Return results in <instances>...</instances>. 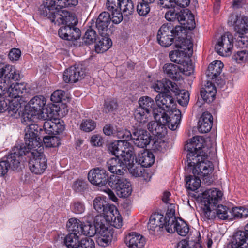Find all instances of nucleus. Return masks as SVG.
Segmentation results:
<instances>
[{"label":"nucleus","mask_w":248,"mask_h":248,"mask_svg":"<svg viewBox=\"0 0 248 248\" xmlns=\"http://www.w3.org/2000/svg\"><path fill=\"white\" fill-rule=\"evenodd\" d=\"M28 141L31 156L29 162L31 171L36 175L43 174L47 168V159L44 154V148L39 140H26Z\"/></svg>","instance_id":"f257e3e1"},{"label":"nucleus","mask_w":248,"mask_h":248,"mask_svg":"<svg viewBox=\"0 0 248 248\" xmlns=\"http://www.w3.org/2000/svg\"><path fill=\"white\" fill-rule=\"evenodd\" d=\"M212 140H187L185 144V150H187V163L190 166L194 165L204 157V153L209 151L214 152V147Z\"/></svg>","instance_id":"f03ea898"},{"label":"nucleus","mask_w":248,"mask_h":248,"mask_svg":"<svg viewBox=\"0 0 248 248\" xmlns=\"http://www.w3.org/2000/svg\"><path fill=\"white\" fill-rule=\"evenodd\" d=\"M39 120L44 121L43 127L45 132L48 134L43 137L42 140H50L55 135L64 130V126L60 119L54 117V113L51 108H46L44 111L42 117ZM57 138V137H56Z\"/></svg>","instance_id":"7ed1b4c3"},{"label":"nucleus","mask_w":248,"mask_h":248,"mask_svg":"<svg viewBox=\"0 0 248 248\" xmlns=\"http://www.w3.org/2000/svg\"><path fill=\"white\" fill-rule=\"evenodd\" d=\"M223 193L216 188L206 190L203 193L202 202L204 205L203 212L207 219H213L216 217V212L213 211L218 202L221 200Z\"/></svg>","instance_id":"20e7f679"},{"label":"nucleus","mask_w":248,"mask_h":248,"mask_svg":"<svg viewBox=\"0 0 248 248\" xmlns=\"http://www.w3.org/2000/svg\"><path fill=\"white\" fill-rule=\"evenodd\" d=\"M46 99L43 95H37L33 97L29 102L30 109L24 113L22 123L28 124V122H37L42 117L44 111L47 108H44Z\"/></svg>","instance_id":"39448f33"},{"label":"nucleus","mask_w":248,"mask_h":248,"mask_svg":"<svg viewBox=\"0 0 248 248\" xmlns=\"http://www.w3.org/2000/svg\"><path fill=\"white\" fill-rule=\"evenodd\" d=\"M216 149L214 148V152H206L204 153V157L200 158L198 161L194 165L190 166L188 164L187 170L192 171L194 175L203 178V180L208 178L212 173L214 167L213 163L208 160V157L213 154H215Z\"/></svg>","instance_id":"423d86ee"},{"label":"nucleus","mask_w":248,"mask_h":248,"mask_svg":"<svg viewBox=\"0 0 248 248\" xmlns=\"http://www.w3.org/2000/svg\"><path fill=\"white\" fill-rule=\"evenodd\" d=\"M182 31V27L180 26H176L173 28L170 23L164 24L158 31L157 41L162 46L168 47L172 44L174 38L179 36Z\"/></svg>","instance_id":"0eeeda50"},{"label":"nucleus","mask_w":248,"mask_h":248,"mask_svg":"<svg viewBox=\"0 0 248 248\" xmlns=\"http://www.w3.org/2000/svg\"><path fill=\"white\" fill-rule=\"evenodd\" d=\"M158 111V109L154 110V117L155 121L168 125L172 130H176L180 122L181 111L176 108L167 111H160V113Z\"/></svg>","instance_id":"6e6552de"},{"label":"nucleus","mask_w":248,"mask_h":248,"mask_svg":"<svg viewBox=\"0 0 248 248\" xmlns=\"http://www.w3.org/2000/svg\"><path fill=\"white\" fill-rule=\"evenodd\" d=\"M108 182L110 186L115 190L119 197L126 198L131 194V184L123 175H111Z\"/></svg>","instance_id":"1a4fd4ad"},{"label":"nucleus","mask_w":248,"mask_h":248,"mask_svg":"<svg viewBox=\"0 0 248 248\" xmlns=\"http://www.w3.org/2000/svg\"><path fill=\"white\" fill-rule=\"evenodd\" d=\"M30 147L28 141L16 144L13 149V153L7 157L6 161L9 164V168L13 170L17 169L20 165L21 156L29 154Z\"/></svg>","instance_id":"9d476101"},{"label":"nucleus","mask_w":248,"mask_h":248,"mask_svg":"<svg viewBox=\"0 0 248 248\" xmlns=\"http://www.w3.org/2000/svg\"><path fill=\"white\" fill-rule=\"evenodd\" d=\"M20 78L17 70L13 66L7 65L0 69V89H7L13 81Z\"/></svg>","instance_id":"9b49d317"},{"label":"nucleus","mask_w":248,"mask_h":248,"mask_svg":"<svg viewBox=\"0 0 248 248\" xmlns=\"http://www.w3.org/2000/svg\"><path fill=\"white\" fill-rule=\"evenodd\" d=\"M166 219L167 218L164 217L163 215L158 213L151 215L148 224L150 233L155 235L161 231L163 228L167 231L168 224L166 222Z\"/></svg>","instance_id":"f8f14e48"},{"label":"nucleus","mask_w":248,"mask_h":248,"mask_svg":"<svg viewBox=\"0 0 248 248\" xmlns=\"http://www.w3.org/2000/svg\"><path fill=\"white\" fill-rule=\"evenodd\" d=\"M27 84L24 83L11 84L7 89L2 88L1 90L3 93L1 97L4 96V98L9 97L12 98H16L22 96V94L27 93L29 90L26 87Z\"/></svg>","instance_id":"ddd939ff"},{"label":"nucleus","mask_w":248,"mask_h":248,"mask_svg":"<svg viewBox=\"0 0 248 248\" xmlns=\"http://www.w3.org/2000/svg\"><path fill=\"white\" fill-rule=\"evenodd\" d=\"M233 47L232 37L231 35H222L216 45L217 52L221 56H228L230 55Z\"/></svg>","instance_id":"4468645a"},{"label":"nucleus","mask_w":248,"mask_h":248,"mask_svg":"<svg viewBox=\"0 0 248 248\" xmlns=\"http://www.w3.org/2000/svg\"><path fill=\"white\" fill-rule=\"evenodd\" d=\"M88 179L93 185L98 186H105L108 182L106 171L99 168L91 170L88 173Z\"/></svg>","instance_id":"2eb2a0df"},{"label":"nucleus","mask_w":248,"mask_h":248,"mask_svg":"<svg viewBox=\"0 0 248 248\" xmlns=\"http://www.w3.org/2000/svg\"><path fill=\"white\" fill-rule=\"evenodd\" d=\"M94 208L98 212L106 215L107 218L111 220V216L113 215L111 212L113 211L116 212V208L113 205L108 204L101 197H97L93 200Z\"/></svg>","instance_id":"dca6fc26"},{"label":"nucleus","mask_w":248,"mask_h":248,"mask_svg":"<svg viewBox=\"0 0 248 248\" xmlns=\"http://www.w3.org/2000/svg\"><path fill=\"white\" fill-rule=\"evenodd\" d=\"M85 74V70L81 67L71 66L64 72L63 79L66 83L76 82L81 79Z\"/></svg>","instance_id":"f3484780"},{"label":"nucleus","mask_w":248,"mask_h":248,"mask_svg":"<svg viewBox=\"0 0 248 248\" xmlns=\"http://www.w3.org/2000/svg\"><path fill=\"white\" fill-rule=\"evenodd\" d=\"M116 137L119 139L125 140H152L151 136H148L147 132L143 129H135L132 134L127 130L118 131Z\"/></svg>","instance_id":"a211bd4d"},{"label":"nucleus","mask_w":248,"mask_h":248,"mask_svg":"<svg viewBox=\"0 0 248 248\" xmlns=\"http://www.w3.org/2000/svg\"><path fill=\"white\" fill-rule=\"evenodd\" d=\"M155 101L158 108L155 109H158V113L160 111H167L174 109V100L173 97L166 93H163L158 94L155 98Z\"/></svg>","instance_id":"6ab92c4d"},{"label":"nucleus","mask_w":248,"mask_h":248,"mask_svg":"<svg viewBox=\"0 0 248 248\" xmlns=\"http://www.w3.org/2000/svg\"><path fill=\"white\" fill-rule=\"evenodd\" d=\"M121 154V161L123 163V166L125 169H127L129 167L136 162V158L134 154V148L131 143L129 142V146L122 148Z\"/></svg>","instance_id":"aec40b11"},{"label":"nucleus","mask_w":248,"mask_h":248,"mask_svg":"<svg viewBox=\"0 0 248 248\" xmlns=\"http://www.w3.org/2000/svg\"><path fill=\"white\" fill-rule=\"evenodd\" d=\"M163 72L171 78H176L179 71L184 73L188 72L186 74H190L193 71V66L190 64L186 67H181L172 63L165 64L163 67Z\"/></svg>","instance_id":"412c9836"},{"label":"nucleus","mask_w":248,"mask_h":248,"mask_svg":"<svg viewBox=\"0 0 248 248\" xmlns=\"http://www.w3.org/2000/svg\"><path fill=\"white\" fill-rule=\"evenodd\" d=\"M153 88L158 93H168L170 90L173 93L178 92V86L175 82L166 79L157 81L153 85Z\"/></svg>","instance_id":"4be33fe9"},{"label":"nucleus","mask_w":248,"mask_h":248,"mask_svg":"<svg viewBox=\"0 0 248 248\" xmlns=\"http://www.w3.org/2000/svg\"><path fill=\"white\" fill-rule=\"evenodd\" d=\"M125 243L129 248H143L145 240L140 233L132 232L125 236Z\"/></svg>","instance_id":"5701e85b"},{"label":"nucleus","mask_w":248,"mask_h":248,"mask_svg":"<svg viewBox=\"0 0 248 248\" xmlns=\"http://www.w3.org/2000/svg\"><path fill=\"white\" fill-rule=\"evenodd\" d=\"M189 231L188 225L181 218H178L174 223H171L169 226H167V231L170 233L176 231L180 235L185 236Z\"/></svg>","instance_id":"b1692460"},{"label":"nucleus","mask_w":248,"mask_h":248,"mask_svg":"<svg viewBox=\"0 0 248 248\" xmlns=\"http://www.w3.org/2000/svg\"><path fill=\"white\" fill-rule=\"evenodd\" d=\"M110 21V15L108 12H103L99 15L96 21V27L101 35H105L107 34Z\"/></svg>","instance_id":"393cba45"},{"label":"nucleus","mask_w":248,"mask_h":248,"mask_svg":"<svg viewBox=\"0 0 248 248\" xmlns=\"http://www.w3.org/2000/svg\"><path fill=\"white\" fill-rule=\"evenodd\" d=\"M213 116L208 112H203L199 118L198 123V129L200 132H209L213 125Z\"/></svg>","instance_id":"a878e982"},{"label":"nucleus","mask_w":248,"mask_h":248,"mask_svg":"<svg viewBox=\"0 0 248 248\" xmlns=\"http://www.w3.org/2000/svg\"><path fill=\"white\" fill-rule=\"evenodd\" d=\"M57 5L54 0H44L39 8V14L49 19V16H52L53 13L56 10L62 8L57 6Z\"/></svg>","instance_id":"bb28decb"},{"label":"nucleus","mask_w":248,"mask_h":248,"mask_svg":"<svg viewBox=\"0 0 248 248\" xmlns=\"http://www.w3.org/2000/svg\"><path fill=\"white\" fill-rule=\"evenodd\" d=\"M107 165L108 170L113 173V175L122 176L124 173L125 169L118 156L109 159L107 162Z\"/></svg>","instance_id":"cd10ccee"},{"label":"nucleus","mask_w":248,"mask_h":248,"mask_svg":"<svg viewBox=\"0 0 248 248\" xmlns=\"http://www.w3.org/2000/svg\"><path fill=\"white\" fill-rule=\"evenodd\" d=\"M165 126V124H160L157 121H151L148 124V129L153 135L158 139H161L166 134Z\"/></svg>","instance_id":"c85d7f7f"},{"label":"nucleus","mask_w":248,"mask_h":248,"mask_svg":"<svg viewBox=\"0 0 248 248\" xmlns=\"http://www.w3.org/2000/svg\"><path fill=\"white\" fill-rule=\"evenodd\" d=\"M216 92L215 85L211 82H207L204 87L201 89V95L203 100L211 102L214 100Z\"/></svg>","instance_id":"c756f323"},{"label":"nucleus","mask_w":248,"mask_h":248,"mask_svg":"<svg viewBox=\"0 0 248 248\" xmlns=\"http://www.w3.org/2000/svg\"><path fill=\"white\" fill-rule=\"evenodd\" d=\"M155 156L152 153L148 151H144L139 154L136 158V163H139L142 166L149 167L151 166L155 162Z\"/></svg>","instance_id":"7c9ffc66"},{"label":"nucleus","mask_w":248,"mask_h":248,"mask_svg":"<svg viewBox=\"0 0 248 248\" xmlns=\"http://www.w3.org/2000/svg\"><path fill=\"white\" fill-rule=\"evenodd\" d=\"M223 67V64L220 61L213 62L208 67L207 76L211 79H214L221 73Z\"/></svg>","instance_id":"2f4dec72"},{"label":"nucleus","mask_w":248,"mask_h":248,"mask_svg":"<svg viewBox=\"0 0 248 248\" xmlns=\"http://www.w3.org/2000/svg\"><path fill=\"white\" fill-rule=\"evenodd\" d=\"M248 235L247 232L238 231L234 234L232 240V248H240L248 241Z\"/></svg>","instance_id":"473e14b6"},{"label":"nucleus","mask_w":248,"mask_h":248,"mask_svg":"<svg viewBox=\"0 0 248 248\" xmlns=\"http://www.w3.org/2000/svg\"><path fill=\"white\" fill-rule=\"evenodd\" d=\"M32 123L28 122L27 124L29 126H27L24 130V140H40L41 139L39 135L40 132L38 131L37 125L33 124Z\"/></svg>","instance_id":"72a5a7b5"},{"label":"nucleus","mask_w":248,"mask_h":248,"mask_svg":"<svg viewBox=\"0 0 248 248\" xmlns=\"http://www.w3.org/2000/svg\"><path fill=\"white\" fill-rule=\"evenodd\" d=\"M83 222L76 218H71L67 222L66 227L70 233L81 235Z\"/></svg>","instance_id":"f704fd0d"},{"label":"nucleus","mask_w":248,"mask_h":248,"mask_svg":"<svg viewBox=\"0 0 248 248\" xmlns=\"http://www.w3.org/2000/svg\"><path fill=\"white\" fill-rule=\"evenodd\" d=\"M99 38V41L95 45V51L97 53H103L108 50L112 46L111 39L108 37L103 36Z\"/></svg>","instance_id":"c9c22d12"},{"label":"nucleus","mask_w":248,"mask_h":248,"mask_svg":"<svg viewBox=\"0 0 248 248\" xmlns=\"http://www.w3.org/2000/svg\"><path fill=\"white\" fill-rule=\"evenodd\" d=\"M139 107L141 108L142 110L146 111L147 112H150L151 110H155L154 109L155 103L154 100L148 96H143L140 97L139 100Z\"/></svg>","instance_id":"e433bc0d"},{"label":"nucleus","mask_w":248,"mask_h":248,"mask_svg":"<svg viewBox=\"0 0 248 248\" xmlns=\"http://www.w3.org/2000/svg\"><path fill=\"white\" fill-rule=\"evenodd\" d=\"M99 235L96 242L97 244L102 247H107L109 245L112 239V234L109 230L101 231L98 232Z\"/></svg>","instance_id":"4c0bfd02"},{"label":"nucleus","mask_w":248,"mask_h":248,"mask_svg":"<svg viewBox=\"0 0 248 248\" xmlns=\"http://www.w3.org/2000/svg\"><path fill=\"white\" fill-rule=\"evenodd\" d=\"M128 140H113L109 143L108 145V150L113 155H116L119 151H122V148L129 146Z\"/></svg>","instance_id":"58836bf2"},{"label":"nucleus","mask_w":248,"mask_h":248,"mask_svg":"<svg viewBox=\"0 0 248 248\" xmlns=\"http://www.w3.org/2000/svg\"><path fill=\"white\" fill-rule=\"evenodd\" d=\"M235 30L239 34V37L242 38V35L248 31V17L242 16L235 25Z\"/></svg>","instance_id":"ea45409f"},{"label":"nucleus","mask_w":248,"mask_h":248,"mask_svg":"<svg viewBox=\"0 0 248 248\" xmlns=\"http://www.w3.org/2000/svg\"><path fill=\"white\" fill-rule=\"evenodd\" d=\"M201 177L194 175L193 176L189 175L186 177V187L187 189L195 191L197 190L201 186Z\"/></svg>","instance_id":"a19ab883"},{"label":"nucleus","mask_w":248,"mask_h":248,"mask_svg":"<svg viewBox=\"0 0 248 248\" xmlns=\"http://www.w3.org/2000/svg\"><path fill=\"white\" fill-rule=\"evenodd\" d=\"M149 113L142 110L141 108H138L134 112L135 119L140 124L143 125L149 120Z\"/></svg>","instance_id":"79ce46f5"},{"label":"nucleus","mask_w":248,"mask_h":248,"mask_svg":"<svg viewBox=\"0 0 248 248\" xmlns=\"http://www.w3.org/2000/svg\"><path fill=\"white\" fill-rule=\"evenodd\" d=\"M108 223L107 221V217L106 215L100 214L95 216L94 220V226L98 232L101 231H106L109 230L106 226V224Z\"/></svg>","instance_id":"37998d69"},{"label":"nucleus","mask_w":248,"mask_h":248,"mask_svg":"<svg viewBox=\"0 0 248 248\" xmlns=\"http://www.w3.org/2000/svg\"><path fill=\"white\" fill-rule=\"evenodd\" d=\"M79 235L69 233L65 237L64 244L68 248H77L79 245Z\"/></svg>","instance_id":"c03bdc74"},{"label":"nucleus","mask_w":248,"mask_h":248,"mask_svg":"<svg viewBox=\"0 0 248 248\" xmlns=\"http://www.w3.org/2000/svg\"><path fill=\"white\" fill-rule=\"evenodd\" d=\"M230 213L233 218H246L248 217V206L233 207Z\"/></svg>","instance_id":"a18cd8bd"},{"label":"nucleus","mask_w":248,"mask_h":248,"mask_svg":"<svg viewBox=\"0 0 248 248\" xmlns=\"http://www.w3.org/2000/svg\"><path fill=\"white\" fill-rule=\"evenodd\" d=\"M169 56L172 62L182 65L183 67L189 66L185 60V56L184 55V53H182L181 55L178 51L176 50L170 52Z\"/></svg>","instance_id":"49530a36"},{"label":"nucleus","mask_w":248,"mask_h":248,"mask_svg":"<svg viewBox=\"0 0 248 248\" xmlns=\"http://www.w3.org/2000/svg\"><path fill=\"white\" fill-rule=\"evenodd\" d=\"M128 170L130 174L135 177H145V169L139 163L136 164L135 163L131 166L129 167Z\"/></svg>","instance_id":"de8ad7c7"},{"label":"nucleus","mask_w":248,"mask_h":248,"mask_svg":"<svg viewBox=\"0 0 248 248\" xmlns=\"http://www.w3.org/2000/svg\"><path fill=\"white\" fill-rule=\"evenodd\" d=\"M113 215L111 216V219L108 220L107 218V221L108 223L116 228H120L123 225V219L121 216L120 215L118 210L116 209V212L113 211L111 212Z\"/></svg>","instance_id":"09e8293b"},{"label":"nucleus","mask_w":248,"mask_h":248,"mask_svg":"<svg viewBox=\"0 0 248 248\" xmlns=\"http://www.w3.org/2000/svg\"><path fill=\"white\" fill-rule=\"evenodd\" d=\"M178 91V93H174L176 95H177L178 103L182 106H186L188 104L189 100V93L185 90L180 89L179 87Z\"/></svg>","instance_id":"8fccbe9b"},{"label":"nucleus","mask_w":248,"mask_h":248,"mask_svg":"<svg viewBox=\"0 0 248 248\" xmlns=\"http://www.w3.org/2000/svg\"><path fill=\"white\" fill-rule=\"evenodd\" d=\"M97 37L95 31L92 28H89L86 31L83 37V40L85 44L91 45L95 42Z\"/></svg>","instance_id":"3c124183"},{"label":"nucleus","mask_w":248,"mask_h":248,"mask_svg":"<svg viewBox=\"0 0 248 248\" xmlns=\"http://www.w3.org/2000/svg\"><path fill=\"white\" fill-rule=\"evenodd\" d=\"M134 9V4L131 0H122L121 1L120 10H122L125 15L128 16L132 14Z\"/></svg>","instance_id":"603ef678"},{"label":"nucleus","mask_w":248,"mask_h":248,"mask_svg":"<svg viewBox=\"0 0 248 248\" xmlns=\"http://www.w3.org/2000/svg\"><path fill=\"white\" fill-rule=\"evenodd\" d=\"M64 11L65 10H60V9L56 10L53 13L52 16H49V19L52 22L54 23L55 24L60 25L61 24L64 25Z\"/></svg>","instance_id":"864d4df0"},{"label":"nucleus","mask_w":248,"mask_h":248,"mask_svg":"<svg viewBox=\"0 0 248 248\" xmlns=\"http://www.w3.org/2000/svg\"><path fill=\"white\" fill-rule=\"evenodd\" d=\"M228 208L223 205H218L216 210V216L220 219H230L231 217L228 214Z\"/></svg>","instance_id":"5fc2aeb1"},{"label":"nucleus","mask_w":248,"mask_h":248,"mask_svg":"<svg viewBox=\"0 0 248 248\" xmlns=\"http://www.w3.org/2000/svg\"><path fill=\"white\" fill-rule=\"evenodd\" d=\"M175 205L173 204H170L168 207L166 216L164 217L167 218L166 222L167 226H169L171 223H174L178 218H176L175 216Z\"/></svg>","instance_id":"6e6d98bb"},{"label":"nucleus","mask_w":248,"mask_h":248,"mask_svg":"<svg viewBox=\"0 0 248 248\" xmlns=\"http://www.w3.org/2000/svg\"><path fill=\"white\" fill-rule=\"evenodd\" d=\"M81 229V235L83 234L89 237L93 236L96 233H97L96 229L94 225H92L91 224H84V223L83 222Z\"/></svg>","instance_id":"4d7b16f0"},{"label":"nucleus","mask_w":248,"mask_h":248,"mask_svg":"<svg viewBox=\"0 0 248 248\" xmlns=\"http://www.w3.org/2000/svg\"><path fill=\"white\" fill-rule=\"evenodd\" d=\"M64 26L73 27L78 23V19L75 16L69 13L68 11H64Z\"/></svg>","instance_id":"13d9d810"},{"label":"nucleus","mask_w":248,"mask_h":248,"mask_svg":"<svg viewBox=\"0 0 248 248\" xmlns=\"http://www.w3.org/2000/svg\"><path fill=\"white\" fill-rule=\"evenodd\" d=\"M232 57L238 63L244 62L248 60V51L246 50L238 51Z\"/></svg>","instance_id":"bf43d9fd"},{"label":"nucleus","mask_w":248,"mask_h":248,"mask_svg":"<svg viewBox=\"0 0 248 248\" xmlns=\"http://www.w3.org/2000/svg\"><path fill=\"white\" fill-rule=\"evenodd\" d=\"M80 129L85 132L93 130L96 127V123L92 120H83L80 124Z\"/></svg>","instance_id":"052dcab7"},{"label":"nucleus","mask_w":248,"mask_h":248,"mask_svg":"<svg viewBox=\"0 0 248 248\" xmlns=\"http://www.w3.org/2000/svg\"><path fill=\"white\" fill-rule=\"evenodd\" d=\"M150 11V6L147 3L140 2L137 6V11L140 16H146Z\"/></svg>","instance_id":"680f3d73"},{"label":"nucleus","mask_w":248,"mask_h":248,"mask_svg":"<svg viewBox=\"0 0 248 248\" xmlns=\"http://www.w3.org/2000/svg\"><path fill=\"white\" fill-rule=\"evenodd\" d=\"M72 211L75 214H82L85 210V207L84 203L81 202H75L71 205Z\"/></svg>","instance_id":"e2e57ef3"},{"label":"nucleus","mask_w":248,"mask_h":248,"mask_svg":"<svg viewBox=\"0 0 248 248\" xmlns=\"http://www.w3.org/2000/svg\"><path fill=\"white\" fill-rule=\"evenodd\" d=\"M57 6L60 8H65L76 6L78 4V0H55Z\"/></svg>","instance_id":"0e129e2a"},{"label":"nucleus","mask_w":248,"mask_h":248,"mask_svg":"<svg viewBox=\"0 0 248 248\" xmlns=\"http://www.w3.org/2000/svg\"><path fill=\"white\" fill-rule=\"evenodd\" d=\"M72 27L62 26L58 31V35L61 38L69 40V36L70 34Z\"/></svg>","instance_id":"69168bd1"},{"label":"nucleus","mask_w":248,"mask_h":248,"mask_svg":"<svg viewBox=\"0 0 248 248\" xmlns=\"http://www.w3.org/2000/svg\"><path fill=\"white\" fill-rule=\"evenodd\" d=\"M184 24V28L192 30L195 27V22L194 19V16L191 13H189L188 15V16L186 18V21Z\"/></svg>","instance_id":"338daca9"},{"label":"nucleus","mask_w":248,"mask_h":248,"mask_svg":"<svg viewBox=\"0 0 248 248\" xmlns=\"http://www.w3.org/2000/svg\"><path fill=\"white\" fill-rule=\"evenodd\" d=\"M8 101V108L7 111L10 113L12 112L13 113H16L17 111L18 110L20 106V104L18 103V102L14 99H12L11 100H7Z\"/></svg>","instance_id":"774afa93"}]
</instances>
